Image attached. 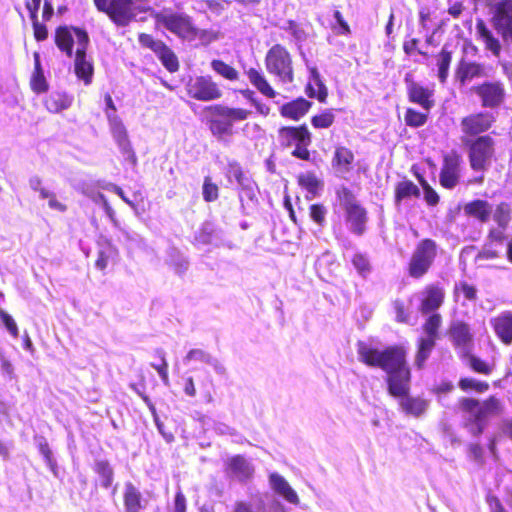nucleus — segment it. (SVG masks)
Returning <instances> with one entry per match:
<instances>
[{"label": "nucleus", "instance_id": "a878e982", "mask_svg": "<svg viewBox=\"0 0 512 512\" xmlns=\"http://www.w3.org/2000/svg\"><path fill=\"white\" fill-rule=\"evenodd\" d=\"M485 76H487L485 65L476 62L461 60L456 69V78L461 84Z\"/></svg>", "mask_w": 512, "mask_h": 512}, {"label": "nucleus", "instance_id": "6e6d98bb", "mask_svg": "<svg viewBox=\"0 0 512 512\" xmlns=\"http://www.w3.org/2000/svg\"><path fill=\"white\" fill-rule=\"evenodd\" d=\"M459 387L464 391L474 389L477 392H484L488 390L489 385L486 382H480L473 378H462L459 381Z\"/></svg>", "mask_w": 512, "mask_h": 512}, {"label": "nucleus", "instance_id": "7c9ffc66", "mask_svg": "<svg viewBox=\"0 0 512 512\" xmlns=\"http://www.w3.org/2000/svg\"><path fill=\"white\" fill-rule=\"evenodd\" d=\"M73 103V96L63 91L51 92L44 101L46 109L51 113L67 110Z\"/></svg>", "mask_w": 512, "mask_h": 512}, {"label": "nucleus", "instance_id": "cd10ccee", "mask_svg": "<svg viewBox=\"0 0 512 512\" xmlns=\"http://www.w3.org/2000/svg\"><path fill=\"white\" fill-rule=\"evenodd\" d=\"M311 106V101L299 97L293 101L283 104L279 111L282 117L298 121L306 115Z\"/></svg>", "mask_w": 512, "mask_h": 512}, {"label": "nucleus", "instance_id": "39448f33", "mask_svg": "<svg viewBox=\"0 0 512 512\" xmlns=\"http://www.w3.org/2000/svg\"><path fill=\"white\" fill-rule=\"evenodd\" d=\"M340 206L345 212V221L348 229L355 235H363L368 220L367 211L363 208L355 195L346 187L337 191Z\"/></svg>", "mask_w": 512, "mask_h": 512}, {"label": "nucleus", "instance_id": "2eb2a0df", "mask_svg": "<svg viewBox=\"0 0 512 512\" xmlns=\"http://www.w3.org/2000/svg\"><path fill=\"white\" fill-rule=\"evenodd\" d=\"M107 119L113 139L117 143L120 152L125 156L127 160L131 159L135 161V154L131 147L127 130L122 120L117 116V114H111L110 112H107Z\"/></svg>", "mask_w": 512, "mask_h": 512}, {"label": "nucleus", "instance_id": "f8f14e48", "mask_svg": "<svg viewBox=\"0 0 512 512\" xmlns=\"http://www.w3.org/2000/svg\"><path fill=\"white\" fill-rule=\"evenodd\" d=\"M190 97L199 101H212L221 98L222 91L210 76H199L187 85Z\"/></svg>", "mask_w": 512, "mask_h": 512}, {"label": "nucleus", "instance_id": "49530a36", "mask_svg": "<svg viewBox=\"0 0 512 512\" xmlns=\"http://www.w3.org/2000/svg\"><path fill=\"white\" fill-rule=\"evenodd\" d=\"M211 68L220 76L223 78L230 80V81H236L239 78L238 71L233 68L232 66L226 64L222 60L214 59L211 62Z\"/></svg>", "mask_w": 512, "mask_h": 512}, {"label": "nucleus", "instance_id": "13d9d810", "mask_svg": "<svg viewBox=\"0 0 512 512\" xmlns=\"http://www.w3.org/2000/svg\"><path fill=\"white\" fill-rule=\"evenodd\" d=\"M245 173L246 172L243 171L242 167L240 166V164L238 162L231 161L228 163L226 176H227L229 182L232 183L233 180H235L237 182L239 179L242 178V176Z\"/></svg>", "mask_w": 512, "mask_h": 512}, {"label": "nucleus", "instance_id": "0e129e2a", "mask_svg": "<svg viewBox=\"0 0 512 512\" xmlns=\"http://www.w3.org/2000/svg\"><path fill=\"white\" fill-rule=\"evenodd\" d=\"M34 36L37 41H44L48 37V31L44 24L39 23L37 18L32 19Z\"/></svg>", "mask_w": 512, "mask_h": 512}, {"label": "nucleus", "instance_id": "bf43d9fd", "mask_svg": "<svg viewBox=\"0 0 512 512\" xmlns=\"http://www.w3.org/2000/svg\"><path fill=\"white\" fill-rule=\"evenodd\" d=\"M0 319L3 322L4 326L6 327V329L8 330V332L13 337H18V327L13 317L6 313L5 311L0 310Z\"/></svg>", "mask_w": 512, "mask_h": 512}, {"label": "nucleus", "instance_id": "c03bdc74", "mask_svg": "<svg viewBox=\"0 0 512 512\" xmlns=\"http://www.w3.org/2000/svg\"><path fill=\"white\" fill-rule=\"evenodd\" d=\"M94 471L99 475L102 487L109 488L112 485L114 472L107 460H96Z\"/></svg>", "mask_w": 512, "mask_h": 512}, {"label": "nucleus", "instance_id": "412c9836", "mask_svg": "<svg viewBox=\"0 0 512 512\" xmlns=\"http://www.w3.org/2000/svg\"><path fill=\"white\" fill-rule=\"evenodd\" d=\"M280 143L283 146L298 144H311V133L306 125L299 127H282L278 132Z\"/></svg>", "mask_w": 512, "mask_h": 512}, {"label": "nucleus", "instance_id": "6e6552de", "mask_svg": "<svg viewBox=\"0 0 512 512\" xmlns=\"http://www.w3.org/2000/svg\"><path fill=\"white\" fill-rule=\"evenodd\" d=\"M438 253L437 243L430 239H422L417 243L408 264V273L412 278L423 277L432 267Z\"/></svg>", "mask_w": 512, "mask_h": 512}, {"label": "nucleus", "instance_id": "9d476101", "mask_svg": "<svg viewBox=\"0 0 512 512\" xmlns=\"http://www.w3.org/2000/svg\"><path fill=\"white\" fill-rule=\"evenodd\" d=\"M462 142L469 147L471 168L475 171L485 170L489 166L494 153V140L485 135L476 139L462 137Z\"/></svg>", "mask_w": 512, "mask_h": 512}, {"label": "nucleus", "instance_id": "72a5a7b5", "mask_svg": "<svg viewBox=\"0 0 512 512\" xmlns=\"http://www.w3.org/2000/svg\"><path fill=\"white\" fill-rule=\"evenodd\" d=\"M400 406L406 414L419 417L427 410L428 401L419 397H410L406 395L401 397Z\"/></svg>", "mask_w": 512, "mask_h": 512}, {"label": "nucleus", "instance_id": "4c0bfd02", "mask_svg": "<svg viewBox=\"0 0 512 512\" xmlns=\"http://www.w3.org/2000/svg\"><path fill=\"white\" fill-rule=\"evenodd\" d=\"M419 195L420 190L416 184L409 180L401 181L395 187V204L399 206L403 200L418 197Z\"/></svg>", "mask_w": 512, "mask_h": 512}, {"label": "nucleus", "instance_id": "f704fd0d", "mask_svg": "<svg viewBox=\"0 0 512 512\" xmlns=\"http://www.w3.org/2000/svg\"><path fill=\"white\" fill-rule=\"evenodd\" d=\"M218 240H220V231L211 222H204L195 235V242L201 245H218Z\"/></svg>", "mask_w": 512, "mask_h": 512}, {"label": "nucleus", "instance_id": "4468645a", "mask_svg": "<svg viewBox=\"0 0 512 512\" xmlns=\"http://www.w3.org/2000/svg\"><path fill=\"white\" fill-rule=\"evenodd\" d=\"M449 334L460 356H468L473 348V335L469 325L462 321H454L450 326Z\"/></svg>", "mask_w": 512, "mask_h": 512}, {"label": "nucleus", "instance_id": "a19ab883", "mask_svg": "<svg viewBox=\"0 0 512 512\" xmlns=\"http://www.w3.org/2000/svg\"><path fill=\"white\" fill-rule=\"evenodd\" d=\"M34 62H35V68L34 72L31 76V88L36 93H43L47 91L48 84L45 79L41 64H40V58L37 53L34 55Z\"/></svg>", "mask_w": 512, "mask_h": 512}, {"label": "nucleus", "instance_id": "774afa93", "mask_svg": "<svg viewBox=\"0 0 512 512\" xmlns=\"http://www.w3.org/2000/svg\"><path fill=\"white\" fill-rule=\"evenodd\" d=\"M172 512H186V498L180 491L175 495Z\"/></svg>", "mask_w": 512, "mask_h": 512}, {"label": "nucleus", "instance_id": "e433bc0d", "mask_svg": "<svg viewBox=\"0 0 512 512\" xmlns=\"http://www.w3.org/2000/svg\"><path fill=\"white\" fill-rule=\"evenodd\" d=\"M236 183L238 184L239 199H240L242 207H244L245 199H247L248 201L256 200L257 185L252 180V178L248 175V173H245L242 176V178L239 179Z\"/></svg>", "mask_w": 512, "mask_h": 512}, {"label": "nucleus", "instance_id": "3c124183", "mask_svg": "<svg viewBox=\"0 0 512 512\" xmlns=\"http://www.w3.org/2000/svg\"><path fill=\"white\" fill-rule=\"evenodd\" d=\"M427 114L418 112L412 108H408L405 114V122L410 127H421L427 121Z\"/></svg>", "mask_w": 512, "mask_h": 512}, {"label": "nucleus", "instance_id": "e2e57ef3", "mask_svg": "<svg viewBox=\"0 0 512 512\" xmlns=\"http://www.w3.org/2000/svg\"><path fill=\"white\" fill-rule=\"evenodd\" d=\"M393 308L396 314V320L401 323H406L409 319V314L405 310V305L400 300L393 302Z\"/></svg>", "mask_w": 512, "mask_h": 512}, {"label": "nucleus", "instance_id": "680f3d73", "mask_svg": "<svg viewBox=\"0 0 512 512\" xmlns=\"http://www.w3.org/2000/svg\"><path fill=\"white\" fill-rule=\"evenodd\" d=\"M352 264L357 269V271L362 275L369 272V261L362 254H354L352 258Z\"/></svg>", "mask_w": 512, "mask_h": 512}, {"label": "nucleus", "instance_id": "f03ea898", "mask_svg": "<svg viewBox=\"0 0 512 512\" xmlns=\"http://www.w3.org/2000/svg\"><path fill=\"white\" fill-rule=\"evenodd\" d=\"M98 11L105 13L119 27L128 26L137 16L151 10L150 0H93Z\"/></svg>", "mask_w": 512, "mask_h": 512}, {"label": "nucleus", "instance_id": "f257e3e1", "mask_svg": "<svg viewBox=\"0 0 512 512\" xmlns=\"http://www.w3.org/2000/svg\"><path fill=\"white\" fill-rule=\"evenodd\" d=\"M74 43L77 45L74 61L75 74L85 85H89L92 82L94 68L86 56V50L90 43L88 33L73 26H60L56 29L55 44L68 57L73 55Z\"/></svg>", "mask_w": 512, "mask_h": 512}, {"label": "nucleus", "instance_id": "338daca9", "mask_svg": "<svg viewBox=\"0 0 512 512\" xmlns=\"http://www.w3.org/2000/svg\"><path fill=\"white\" fill-rule=\"evenodd\" d=\"M36 443H37L39 452L41 453V455L43 456L44 459L49 458L50 456L53 455L45 437H43V436L36 437Z\"/></svg>", "mask_w": 512, "mask_h": 512}, {"label": "nucleus", "instance_id": "37998d69", "mask_svg": "<svg viewBox=\"0 0 512 512\" xmlns=\"http://www.w3.org/2000/svg\"><path fill=\"white\" fill-rule=\"evenodd\" d=\"M435 343L436 339L432 337H422L419 339L418 351L415 358V364L419 369L424 366L426 360L429 358Z\"/></svg>", "mask_w": 512, "mask_h": 512}, {"label": "nucleus", "instance_id": "423d86ee", "mask_svg": "<svg viewBox=\"0 0 512 512\" xmlns=\"http://www.w3.org/2000/svg\"><path fill=\"white\" fill-rule=\"evenodd\" d=\"M155 21L179 38L192 41L197 36V28L191 17L183 12L165 8L154 14Z\"/></svg>", "mask_w": 512, "mask_h": 512}, {"label": "nucleus", "instance_id": "473e14b6", "mask_svg": "<svg viewBox=\"0 0 512 512\" xmlns=\"http://www.w3.org/2000/svg\"><path fill=\"white\" fill-rule=\"evenodd\" d=\"M246 75L250 81V83L264 96L268 98H274L276 96V91L271 87L268 83L265 75L262 71L257 70L255 68H250L246 71Z\"/></svg>", "mask_w": 512, "mask_h": 512}, {"label": "nucleus", "instance_id": "864d4df0", "mask_svg": "<svg viewBox=\"0 0 512 512\" xmlns=\"http://www.w3.org/2000/svg\"><path fill=\"white\" fill-rule=\"evenodd\" d=\"M335 116L330 110H325L311 119V124L315 128H329L334 122Z\"/></svg>", "mask_w": 512, "mask_h": 512}, {"label": "nucleus", "instance_id": "20e7f679", "mask_svg": "<svg viewBox=\"0 0 512 512\" xmlns=\"http://www.w3.org/2000/svg\"><path fill=\"white\" fill-rule=\"evenodd\" d=\"M461 408L465 413L466 426L474 436L482 434L488 417L499 415L503 410L501 401L495 396L482 403L476 399L463 398Z\"/></svg>", "mask_w": 512, "mask_h": 512}, {"label": "nucleus", "instance_id": "603ef678", "mask_svg": "<svg viewBox=\"0 0 512 512\" xmlns=\"http://www.w3.org/2000/svg\"><path fill=\"white\" fill-rule=\"evenodd\" d=\"M465 358H467L469 366L475 372L481 373V374H484V375L491 374L493 368L487 362L481 360L480 358H478L476 356L471 355V353L468 356H466Z\"/></svg>", "mask_w": 512, "mask_h": 512}, {"label": "nucleus", "instance_id": "052dcab7", "mask_svg": "<svg viewBox=\"0 0 512 512\" xmlns=\"http://www.w3.org/2000/svg\"><path fill=\"white\" fill-rule=\"evenodd\" d=\"M138 39L142 46L151 49L154 53L159 49V47H161V44L163 43V41L156 40L151 35L146 33H141Z\"/></svg>", "mask_w": 512, "mask_h": 512}, {"label": "nucleus", "instance_id": "c756f323", "mask_svg": "<svg viewBox=\"0 0 512 512\" xmlns=\"http://www.w3.org/2000/svg\"><path fill=\"white\" fill-rule=\"evenodd\" d=\"M444 291L438 286H428L423 293V299L421 302V312L428 314L437 310L443 303Z\"/></svg>", "mask_w": 512, "mask_h": 512}, {"label": "nucleus", "instance_id": "0eeeda50", "mask_svg": "<svg viewBox=\"0 0 512 512\" xmlns=\"http://www.w3.org/2000/svg\"><path fill=\"white\" fill-rule=\"evenodd\" d=\"M208 109L212 112V117L209 120L210 131L218 138L232 134L233 123L245 120L249 116V111L242 108L214 105Z\"/></svg>", "mask_w": 512, "mask_h": 512}, {"label": "nucleus", "instance_id": "4be33fe9", "mask_svg": "<svg viewBox=\"0 0 512 512\" xmlns=\"http://www.w3.org/2000/svg\"><path fill=\"white\" fill-rule=\"evenodd\" d=\"M123 504L125 512H140L147 507L148 500L132 482L128 481L124 484Z\"/></svg>", "mask_w": 512, "mask_h": 512}, {"label": "nucleus", "instance_id": "1a4fd4ad", "mask_svg": "<svg viewBox=\"0 0 512 512\" xmlns=\"http://www.w3.org/2000/svg\"><path fill=\"white\" fill-rule=\"evenodd\" d=\"M267 71L282 83H291L294 79L292 58L288 50L280 45H273L265 57Z\"/></svg>", "mask_w": 512, "mask_h": 512}, {"label": "nucleus", "instance_id": "6ab92c4d", "mask_svg": "<svg viewBox=\"0 0 512 512\" xmlns=\"http://www.w3.org/2000/svg\"><path fill=\"white\" fill-rule=\"evenodd\" d=\"M226 475L240 482L247 481L254 473L252 463L242 455H235L226 461Z\"/></svg>", "mask_w": 512, "mask_h": 512}, {"label": "nucleus", "instance_id": "69168bd1", "mask_svg": "<svg viewBox=\"0 0 512 512\" xmlns=\"http://www.w3.org/2000/svg\"><path fill=\"white\" fill-rule=\"evenodd\" d=\"M0 366L3 375L8 377L9 379L14 378V367L12 363L3 354L0 355Z\"/></svg>", "mask_w": 512, "mask_h": 512}, {"label": "nucleus", "instance_id": "7ed1b4c3", "mask_svg": "<svg viewBox=\"0 0 512 512\" xmlns=\"http://www.w3.org/2000/svg\"><path fill=\"white\" fill-rule=\"evenodd\" d=\"M357 353L361 362L371 367H379L386 373L406 364L405 350L396 345L380 350L364 341H359Z\"/></svg>", "mask_w": 512, "mask_h": 512}, {"label": "nucleus", "instance_id": "8fccbe9b", "mask_svg": "<svg viewBox=\"0 0 512 512\" xmlns=\"http://www.w3.org/2000/svg\"><path fill=\"white\" fill-rule=\"evenodd\" d=\"M202 195L206 202H214L219 197V188L215 183L212 182V179L209 176L204 178Z\"/></svg>", "mask_w": 512, "mask_h": 512}, {"label": "nucleus", "instance_id": "79ce46f5", "mask_svg": "<svg viewBox=\"0 0 512 512\" xmlns=\"http://www.w3.org/2000/svg\"><path fill=\"white\" fill-rule=\"evenodd\" d=\"M155 54L169 72H175L178 70L179 62L177 56L164 42Z\"/></svg>", "mask_w": 512, "mask_h": 512}, {"label": "nucleus", "instance_id": "de8ad7c7", "mask_svg": "<svg viewBox=\"0 0 512 512\" xmlns=\"http://www.w3.org/2000/svg\"><path fill=\"white\" fill-rule=\"evenodd\" d=\"M102 207H103V209L105 211V214L107 215V217L112 222L113 226L120 231V233H121L122 237L124 238V240H126V241H134V242L137 241L138 235L136 233H131V232L127 231L126 229L120 227V223L116 219V216H115V211L110 206L109 202H105Z\"/></svg>", "mask_w": 512, "mask_h": 512}, {"label": "nucleus", "instance_id": "dca6fc26", "mask_svg": "<svg viewBox=\"0 0 512 512\" xmlns=\"http://www.w3.org/2000/svg\"><path fill=\"white\" fill-rule=\"evenodd\" d=\"M461 157L452 151L443 158V166L440 172V183L444 188L453 189L460 179Z\"/></svg>", "mask_w": 512, "mask_h": 512}, {"label": "nucleus", "instance_id": "bb28decb", "mask_svg": "<svg viewBox=\"0 0 512 512\" xmlns=\"http://www.w3.org/2000/svg\"><path fill=\"white\" fill-rule=\"evenodd\" d=\"M353 163L354 154L350 149L344 146L336 147L332 159V166L338 175L344 177L346 174L351 172L353 169Z\"/></svg>", "mask_w": 512, "mask_h": 512}, {"label": "nucleus", "instance_id": "09e8293b", "mask_svg": "<svg viewBox=\"0 0 512 512\" xmlns=\"http://www.w3.org/2000/svg\"><path fill=\"white\" fill-rule=\"evenodd\" d=\"M441 323L442 318L440 314L434 313L431 316H429L423 326V330L426 334L425 337H432L433 339H437L438 329Z\"/></svg>", "mask_w": 512, "mask_h": 512}, {"label": "nucleus", "instance_id": "4d7b16f0", "mask_svg": "<svg viewBox=\"0 0 512 512\" xmlns=\"http://www.w3.org/2000/svg\"><path fill=\"white\" fill-rule=\"evenodd\" d=\"M327 209L321 204L310 206L311 219L320 226H323L326 220Z\"/></svg>", "mask_w": 512, "mask_h": 512}, {"label": "nucleus", "instance_id": "9b49d317", "mask_svg": "<svg viewBox=\"0 0 512 512\" xmlns=\"http://www.w3.org/2000/svg\"><path fill=\"white\" fill-rule=\"evenodd\" d=\"M473 91L480 98L481 105L485 108H497L505 100L506 90L501 81H487L473 87Z\"/></svg>", "mask_w": 512, "mask_h": 512}, {"label": "nucleus", "instance_id": "aec40b11", "mask_svg": "<svg viewBox=\"0 0 512 512\" xmlns=\"http://www.w3.org/2000/svg\"><path fill=\"white\" fill-rule=\"evenodd\" d=\"M496 337L505 345L512 344V311L505 310L489 321Z\"/></svg>", "mask_w": 512, "mask_h": 512}, {"label": "nucleus", "instance_id": "a211bd4d", "mask_svg": "<svg viewBox=\"0 0 512 512\" xmlns=\"http://www.w3.org/2000/svg\"><path fill=\"white\" fill-rule=\"evenodd\" d=\"M388 391L394 397L406 396L410 390V370L407 363L387 373Z\"/></svg>", "mask_w": 512, "mask_h": 512}, {"label": "nucleus", "instance_id": "f3484780", "mask_svg": "<svg viewBox=\"0 0 512 512\" xmlns=\"http://www.w3.org/2000/svg\"><path fill=\"white\" fill-rule=\"evenodd\" d=\"M495 118L489 112L468 115L461 120V130L464 137L471 138L486 132L494 123Z\"/></svg>", "mask_w": 512, "mask_h": 512}, {"label": "nucleus", "instance_id": "ddd939ff", "mask_svg": "<svg viewBox=\"0 0 512 512\" xmlns=\"http://www.w3.org/2000/svg\"><path fill=\"white\" fill-rule=\"evenodd\" d=\"M404 83L410 102L420 105L427 112L434 106V89L432 87L423 86L414 81L411 73H406Z\"/></svg>", "mask_w": 512, "mask_h": 512}, {"label": "nucleus", "instance_id": "c85d7f7f", "mask_svg": "<svg viewBox=\"0 0 512 512\" xmlns=\"http://www.w3.org/2000/svg\"><path fill=\"white\" fill-rule=\"evenodd\" d=\"M309 70V82L306 87L307 95L310 98L316 97L320 102H325L328 92L324 85L321 75L316 67L308 66Z\"/></svg>", "mask_w": 512, "mask_h": 512}, {"label": "nucleus", "instance_id": "5701e85b", "mask_svg": "<svg viewBox=\"0 0 512 512\" xmlns=\"http://www.w3.org/2000/svg\"><path fill=\"white\" fill-rule=\"evenodd\" d=\"M492 23L496 31L512 24V0H499L491 6Z\"/></svg>", "mask_w": 512, "mask_h": 512}, {"label": "nucleus", "instance_id": "ea45409f", "mask_svg": "<svg viewBox=\"0 0 512 512\" xmlns=\"http://www.w3.org/2000/svg\"><path fill=\"white\" fill-rule=\"evenodd\" d=\"M298 183L311 195L306 196V198L309 200L317 196L323 187V183L313 173H304L299 175Z\"/></svg>", "mask_w": 512, "mask_h": 512}, {"label": "nucleus", "instance_id": "a18cd8bd", "mask_svg": "<svg viewBox=\"0 0 512 512\" xmlns=\"http://www.w3.org/2000/svg\"><path fill=\"white\" fill-rule=\"evenodd\" d=\"M452 61L451 52L444 45L441 52L437 56L438 78L441 83H445L449 74V68Z\"/></svg>", "mask_w": 512, "mask_h": 512}, {"label": "nucleus", "instance_id": "2f4dec72", "mask_svg": "<svg viewBox=\"0 0 512 512\" xmlns=\"http://www.w3.org/2000/svg\"><path fill=\"white\" fill-rule=\"evenodd\" d=\"M271 487L273 490L281 495L286 501L291 504H298L299 498L295 490L289 485L284 477L278 473H272L269 477Z\"/></svg>", "mask_w": 512, "mask_h": 512}, {"label": "nucleus", "instance_id": "58836bf2", "mask_svg": "<svg viewBox=\"0 0 512 512\" xmlns=\"http://www.w3.org/2000/svg\"><path fill=\"white\" fill-rule=\"evenodd\" d=\"M166 261L178 275H183L188 270L189 262L187 258L175 247L168 249Z\"/></svg>", "mask_w": 512, "mask_h": 512}, {"label": "nucleus", "instance_id": "5fc2aeb1", "mask_svg": "<svg viewBox=\"0 0 512 512\" xmlns=\"http://www.w3.org/2000/svg\"><path fill=\"white\" fill-rule=\"evenodd\" d=\"M283 29L291 34L296 43H302L306 40L307 34L304 29L297 24L295 21L289 20L284 26Z\"/></svg>", "mask_w": 512, "mask_h": 512}, {"label": "nucleus", "instance_id": "b1692460", "mask_svg": "<svg viewBox=\"0 0 512 512\" xmlns=\"http://www.w3.org/2000/svg\"><path fill=\"white\" fill-rule=\"evenodd\" d=\"M475 29L477 39L484 44L485 49L490 51L493 56L499 57L502 50L499 38L494 35L482 19H477Z\"/></svg>", "mask_w": 512, "mask_h": 512}, {"label": "nucleus", "instance_id": "393cba45", "mask_svg": "<svg viewBox=\"0 0 512 512\" xmlns=\"http://www.w3.org/2000/svg\"><path fill=\"white\" fill-rule=\"evenodd\" d=\"M183 361L185 364H188L191 361L204 363L206 365L211 366L214 369V371L221 376L226 375L227 372L226 367L221 363V361L218 358H216L215 356H213L212 354L203 349H191L186 354Z\"/></svg>", "mask_w": 512, "mask_h": 512}, {"label": "nucleus", "instance_id": "c9c22d12", "mask_svg": "<svg viewBox=\"0 0 512 512\" xmlns=\"http://www.w3.org/2000/svg\"><path fill=\"white\" fill-rule=\"evenodd\" d=\"M465 213L479 219L482 222H486L492 212V206L484 200H474L466 204Z\"/></svg>", "mask_w": 512, "mask_h": 512}]
</instances>
